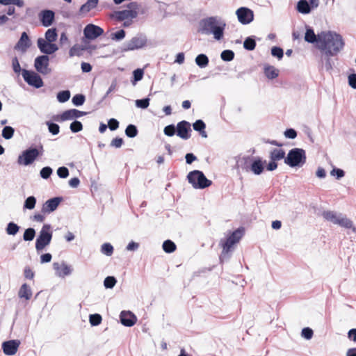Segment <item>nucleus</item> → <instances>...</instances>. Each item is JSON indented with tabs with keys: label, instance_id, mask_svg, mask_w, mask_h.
<instances>
[{
	"label": "nucleus",
	"instance_id": "obj_29",
	"mask_svg": "<svg viewBox=\"0 0 356 356\" xmlns=\"http://www.w3.org/2000/svg\"><path fill=\"white\" fill-rule=\"evenodd\" d=\"M264 72L268 79H274L279 75L278 70L271 65H265L264 67Z\"/></svg>",
	"mask_w": 356,
	"mask_h": 356
},
{
	"label": "nucleus",
	"instance_id": "obj_17",
	"mask_svg": "<svg viewBox=\"0 0 356 356\" xmlns=\"http://www.w3.org/2000/svg\"><path fill=\"white\" fill-rule=\"evenodd\" d=\"M63 197H55L47 200L42 207L41 211L44 214H49L54 211L62 202Z\"/></svg>",
	"mask_w": 356,
	"mask_h": 356
},
{
	"label": "nucleus",
	"instance_id": "obj_8",
	"mask_svg": "<svg viewBox=\"0 0 356 356\" xmlns=\"http://www.w3.org/2000/svg\"><path fill=\"white\" fill-rule=\"evenodd\" d=\"M38 157V152L35 147H30L18 156L17 163L19 165L28 166L31 165Z\"/></svg>",
	"mask_w": 356,
	"mask_h": 356
},
{
	"label": "nucleus",
	"instance_id": "obj_42",
	"mask_svg": "<svg viewBox=\"0 0 356 356\" xmlns=\"http://www.w3.org/2000/svg\"><path fill=\"white\" fill-rule=\"evenodd\" d=\"M36 204V198L34 196L28 197L24 203V209H33L35 208Z\"/></svg>",
	"mask_w": 356,
	"mask_h": 356
},
{
	"label": "nucleus",
	"instance_id": "obj_36",
	"mask_svg": "<svg viewBox=\"0 0 356 356\" xmlns=\"http://www.w3.org/2000/svg\"><path fill=\"white\" fill-rule=\"evenodd\" d=\"M72 272V269L70 266L66 264L65 262L61 264V270L58 272L57 275L58 277H63L65 276L70 275Z\"/></svg>",
	"mask_w": 356,
	"mask_h": 356
},
{
	"label": "nucleus",
	"instance_id": "obj_51",
	"mask_svg": "<svg viewBox=\"0 0 356 356\" xmlns=\"http://www.w3.org/2000/svg\"><path fill=\"white\" fill-rule=\"evenodd\" d=\"M53 172V170L49 166L42 168L40 171V177L44 179H47L50 177Z\"/></svg>",
	"mask_w": 356,
	"mask_h": 356
},
{
	"label": "nucleus",
	"instance_id": "obj_49",
	"mask_svg": "<svg viewBox=\"0 0 356 356\" xmlns=\"http://www.w3.org/2000/svg\"><path fill=\"white\" fill-rule=\"evenodd\" d=\"M101 252L106 256H111L113 252V247L111 243H105L101 247Z\"/></svg>",
	"mask_w": 356,
	"mask_h": 356
},
{
	"label": "nucleus",
	"instance_id": "obj_60",
	"mask_svg": "<svg viewBox=\"0 0 356 356\" xmlns=\"http://www.w3.org/2000/svg\"><path fill=\"white\" fill-rule=\"evenodd\" d=\"M12 67L15 73L19 74L21 71V66L17 57H14L12 59Z\"/></svg>",
	"mask_w": 356,
	"mask_h": 356
},
{
	"label": "nucleus",
	"instance_id": "obj_56",
	"mask_svg": "<svg viewBox=\"0 0 356 356\" xmlns=\"http://www.w3.org/2000/svg\"><path fill=\"white\" fill-rule=\"evenodd\" d=\"M149 98L146 97L140 99L136 100V106L138 108H140L143 109L147 108L149 105Z\"/></svg>",
	"mask_w": 356,
	"mask_h": 356
},
{
	"label": "nucleus",
	"instance_id": "obj_19",
	"mask_svg": "<svg viewBox=\"0 0 356 356\" xmlns=\"http://www.w3.org/2000/svg\"><path fill=\"white\" fill-rule=\"evenodd\" d=\"M39 18L43 26L49 27L55 19V13L51 10H43L39 13Z\"/></svg>",
	"mask_w": 356,
	"mask_h": 356
},
{
	"label": "nucleus",
	"instance_id": "obj_57",
	"mask_svg": "<svg viewBox=\"0 0 356 356\" xmlns=\"http://www.w3.org/2000/svg\"><path fill=\"white\" fill-rule=\"evenodd\" d=\"M69 170L67 167L62 166L57 169V175L61 179H65L69 176Z\"/></svg>",
	"mask_w": 356,
	"mask_h": 356
},
{
	"label": "nucleus",
	"instance_id": "obj_4",
	"mask_svg": "<svg viewBox=\"0 0 356 356\" xmlns=\"http://www.w3.org/2000/svg\"><path fill=\"white\" fill-rule=\"evenodd\" d=\"M307 156L305 149L293 148L290 149L284 158V163L291 168L302 167L306 163Z\"/></svg>",
	"mask_w": 356,
	"mask_h": 356
},
{
	"label": "nucleus",
	"instance_id": "obj_23",
	"mask_svg": "<svg viewBox=\"0 0 356 356\" xmlns=\"http://www.w3.org/2000/svg\"><path fill=\"white\" fill-rule=\"evenodd\" d=\"M266 161H263L260 157L254 159L250 163V170L256 175H261L264 170V163Z\"/></svg>",
	"mask_w": 356,
	"mask_h": 356
},
{
	"label": "nucleus",
	"instance_id": "obj_10",
	"mask_svg": "<svg viewBox=\"0 0 356 356\" xmlns=\"http://www.w3.org/2000/svg\"><path fill=\"white\" fill-rule=\"evenodd\" d=\"M22 76L24 81L31 86L35 88H40L43 86V81L40 75L33 71L27 70H22Z\"/></svg>",
	"mask_w": 356,
	"mask_h": 356
},
{
	"label": "nucleus",
	"instance_id": "obj_58",
	"mask_svg": "<svg viewBox=\"0 0 356 356\" xmlns=\"http://www.w3.org/2000/svg\"><path fill=\"white\" fill-rule=\"evenodd\" d=\"M330 175L335 177L337 179H340L344 177L345 172L342 169L334 168L331 170Z\"/></svg>",
	"mask_w": 356,
	"mask_h": 356
},
{
	"label": "nucleus",
	"instance_id": "obj_7",
	"mask_svg": "<svg viewBox=\"0 0 356 356\" xmlns=\"http://www.w3.org/2000/svg\"><path fill=\"white\" fill-rule=\"evenodd\" d=\"M50 229L51 225L49 224H45L42 227L35 241V249L38 251L43 250L50 243L52 238V233Z\"/></svg>",
	"mask_w": 356,
	"mask_h": 356
},
{
	"label": "nucleus",
	"instance_id": "obj_37",
	"mask_svg": "<svg viewBox=\"0 0 356 356\" xmlns=\"http://www.w3.org/2000/svg\"><path fill=\"white\" fill-rule=\"evenodd\" d=\"M138 134V129L134 124H129L125 129V134L129 138H134Z\"/></svg>",
	"mask_w": 356,
	"mask_h": 356
},
{
	"label": "nucleus",
	"instance_id": "obj_31",
	"mask_svg": "<svg viewBox=\"0 0 356 356\" xmlns=\"http://www.w3.org/2000/svg\"><path fill=\"white\" fill-rule=\"evenodd\" d=\"M195 63L200 68L206 67L209 62L208 56L204 54H200L195 58Z\"/></svg>",
	"mask_w": 356,
	"mask_h": 356
},
{
	"label": "nucleus",
	"instance_id": "obj_38",
	"mask_svg": "<svg viewBox=\"0 0 356 356\" xmlns=\"http://www.w3.org/2000/svg\"><path fill=\"white\" fill-rule=\"evenodd\" d=\"M15 133V129L10 126H5L2 130V137L6 140H9L13 138Z\"/></svg>",
	"mask_w": 356,
	"mask_h": 356
},
{
	"label": "nucleus",
	"instance_id": "obj_53",
	"mask_svg": "<svg viewBox=\"0 0 356 356\" xmlns=\"http://www.w3.org/2000/svg\"><path fill=\"white\" fill-rule=\"evenodd\" d=\"M70 129L72 132L77 133L83 129V124L80 121L74 120L70 126Z\"/></svg>",
	"mask_w": 356,
	"mask_h": 356
},
{
	"label": "nucleus",
	"instance_id": "obj_27",
	"mask_svg": "<svg viewBox=\"0 0 356 356\" xmlns=\"http://www.w3.org/2000/svg\"><path fill=\"white\" fill-rule=\"evenodd\" d=\"M99 0H88L83 4L79 10L80 15H83L89 13L91 10L95 8L98 5Z\"/></svg>",
	"mask_w": 356,
	"mask_h": 356
},
{
	"label": "nucleus",
	"instance_id": "obj_6",
	"mask_svg": "<svg viewBox=\"0 0 356 356\" xmlns=\"http://www.w3.org/2000/svg\"><path fill=\"white\" fill-rule=\"evenodd\" d=\"M138 3L136 1L130 2L127 4V9L119 11H114L111 14V17L118 21H124L136 18L138 16Z\"/></svg>",
	"mask_w": 356,
	"mask_h": 356
},
{
	"label": "nucleus",
	"instance_id": "obj_20",
	"mask_svg": "<svg viewBox=\"0 0 356 356\" xmlns=\"http://www.w3.org/2000/svg\"><path fill=\"white\" fill-rule=\"evenodd\" d=\"M87 114L86 112L81 111L75 108L69 109L63 112L60 115V121L72 120L79 118Z\"/></svg>",
	"mask_w": 356,
	"mask_h": 356
},
{
	"label": "nucleus",
	"instance_id": "obj_52",
	"mask_svg": "<svg viewBox=\"0 0 356 356\" xmlns=\"http://www.w3.org/2000/svg\"><path fill=\"white\" fill-rule=\"evenodd\" d=\"M125 35H126V33H125L124 30L120 29L115 33H113L111 35V38L113 40L120 41L125 38Z\"/></svg>",
	"mask_w": 356,
	"mask_h": 356
},
{
	"label": "nucleus",
	"instance_id": "obj_59",
	"mask_svg": "<svg viewBox=\"0 0 356 356\" xmlns=\"http://www.w3.org/2000/svg\"><path fill=\"white\" fill-rule=\"evenodd\" d=\"M193 129L196 131H202V129H205L206 124L202 120H197L193 124Z\"/></svg>",
	"mask_w": 356,
	"mask_h": 356
},
{
	"label": "nucleus",
	"instance_id": "obj_2",
	"mask_svg": "<svg viewBox=\"0 0 356 356\" xmlns=\"http://www.w3.org/2000/svg\"><path fill=\"white\" fill-rule=\"evenodd\" d=\"M200 26V31L202 33L212 34L216 40H220L223 37L226 23L221 17L215 16L202 19Z\"/></svg>",
	"mask_w": 356,
	"mask_h": 356
},
{
	"label": "nucleus",
	"instance_id": "obj_16",
	"mask_svg": "<svg viewBox=\"0 0 356 356\" xmlns=\"http://www.w3.org/2000/svg\"><path fill=\"white\" fill-rule=\"evenodd\" d=\"M191 131V124L186 120L180 121L177 124V135L181 139L190 138Z\"/></svg>",
	"mask_w": 356,
	"mask_h": 356
},
{
	"label": "nucleus",
	"instance_id": "obj_30",
	"mask_svg": "<svg viewBox=\"0 0 356 356\" xmlns=\"http://www.w3.org/2000/svg\"><path fill=\"white\" fill-rule=\"evenodd\" d=\"M87 49L88 48L86 47L75 44L70 49L69 55L70 57L75 56L79 57L82 56L83 52Z\"/></svg>",
	"mask_w": 356,
	"mask_h": 356
},
{
	"label": "nucleus",
	"instance_id": "obj_14",
	"mask_svg": "<svg viewBox=\"0 0 356 356\" xmlns=\"http://www.w3.org/2000/svg\"><path fill=\"white\" fill-rule=\"evenodd\" d=\"M103 33L104 29L93 24H88L83 29V35L89 40H94Z\"/></svg>",
	"mask_w": 356,
	"mask_h": 356
},
{
	"label": "nucleus",
	"instance_id": "obj_22",
	"mask_svg": "<svg viewBox=\"0 0 356 356\" xmlns=\"http://www.w3.org/2000/svg\"><path fill=\"white\" fill-rule=\"evenodd\" d=\"M31 41L26 32H23L21 36L15 46V49L19 50L22 53L26 51V50L31 47Z\"/></svg>",
	"mask_w": 356,
	"mask_h": 356
},
{
	"label": "nucleus",
	"instance_id": "obj_48",
	"mask_svg": "<svg viewBox=\"0 0 356 356\" xmlns=\"http://www.w3.org/2000/svg\"><path fill=\"white\" fill-rule=\"evenodd\" d=\"M0 4L3 6L15 5L22 8L24 6V3L22 0H0Z\"/></svg>",
	"mask_w": 356,
	"mask_h": 356
},
{
	"label": "nucleus",
	"instance_id": "obj_12",
	"mask_svg": "<svg viewBox=\"0 0 356 356\" xmlns=\"http://www.w3.org/2000/svg\"><path fill=\"white\" fill-rule=\"evenodd\" d=\"M319 0H300L296 4V10L301 14L307 15L318 8Z\"/></svg>",
	"mask_w": 356,
	"mask_h": 356
},
{
	"label": "nucleus",
	"instance_id": "obj_24",
	"mask_svg": "<svg viewBox=\"0 0 356 356\" xmlns=\"http://www.w3.org/2000/svg\"><path fill=\"white\" fill-rule=\"evenodd\" d=\"M306 32L305 34V40L309 43H317V46L319 44V33L316 35L313 29L309 26H305Z\"/></svg>",
	"mask_w": 356,
	"mask_h": 356
},
{
	"label": "nucleus",
	"instance_id": "obj_28",
	"mask_svg": "<svg viewBox=\"0 0 356 356\" xmlns=\"http://www.w3.org/2000/svg\"><path fill=\"white\" fill-rule=\"evenodd\" d=\"M18 296L20 298H24L26 300L31 299L32 296V291L27 284L25 283L21 286L18 291Z\"/></svg>",
	"mask_w": 356,
	"mask_h": 356
},
{
	"label": "nucleus",
	"instance_id": "obj_62",
	"mask_svg": "<svg viewBox=\"0 0 356 356\" xmlns=\"http://www.w3.org/2000/svg\"><path fill=\"white\" fill-rule=\"evenodd\" d=\"M313 330L309 327H305L302 330L301 335L306 339H312L313 336Z\"/></svg>",
	"mask_w": 356,
	"mask_h": 356
},
{
	"label": "nucleus",
	"instance_id": "obj_1",
	"mask_svg": "<svg viewBox=\"0 0 356 356\" xmlns=\"http://www.w3.org/2000/svg\"><path fill=\"white\" fill-rule=\"evenodd\" d=\"M318 39V48L326 56L337 55L344 46L342 36L334 32H321Z\"/></svg>",
	"mask_w": 356,
	"mask_h": 356
},
{
	"label": "nucleus",
	"instance_id": "obj_9",
	"mask_svg": "<svg viewBox=\"0 0 356 356\" xmlns=\"http://www.w3.org/2000/svg\"><path fill=\"white\" fill-rule=\"evenodd\" d=\"M147 42V38L144 35H139L132 38L124 43L122 48V51H133L143 47Z\"/></svg>",
	"mask_w": 356,
	"mask_h": 356
},
{
	"label": "nucleus",
	"instance_id": "obj_54",
	"mask_svg": "<svg viewBox=\"0 0 356 356\" xmlns=\"http://www.w3.org/2000/svg\"><path fill=\"white\" fill-rule=\"evenodd\" d=\"M163 133L168 136H173L175 134H177V126L175 127L172 124L167 125L163 129Z\"/></svg>",
	"mask_w": 356,
	"mask_h": 356
},
{
	"label": "nucleus",
	"instance_id": "obj_26",
	"mask_svg": "<svg viewBox=\"0 0 356 356\" xmlns=\"http://www.w3.org/2000/svg\"><path fill=\"white\" fill-rule=\"evenodd\" d=\"M339 213L333 211H323L321 213L322 217L327 221L331 222L334 225H337L339 219Z\"/></svg>",
	"mask_w": 356,
	"mask_h": 356
},
{
	"label": "nucleus",
	"instance_id": "obj_25",
	"mask_svg": "<svg viewBox=\"0 0 356 356\" xmlns=\"http://www.w3.org/2000/svg\"><path fill=\"white\" fill-rule=\"evenodd\" d=\"M337 222L338 225L346 229H351L353 232H356V228L354 227L353 221L345 215L339 213V219Z\"/></svg>",
	"mask_w": 356,
	"mask_h": 356
},
{
	"label": "nucleus",
	"instance_id": "obj_5",
	"mask_svg": "<svg viewBox=\"0 0 356 356\" xmlns=\"http://www.w3.org/2000/svg\"><path fill=\"white\" fill-rule=\"evenodd\" d=\"M187 179L195 189H204L212 184V181L208 179L204 174L198 170L191 171L187 175Z\"/></svg>",
	"mask_w": 356,
	"mask_h": 356
},
{
	"label": "nucleus",
	"instance_id": "obj_43",
	"mask_svg": "<svg viewBox=\"0 0 356 356\" xmlns=\"http://www.w3.org/2000/svg\"><path fill=\"white\" fill-rule=\"evenodd\" d=\"M220 58L224 61H231L234 58V53L233 51L229 49L224 50L221 52Z\"/></svg>",
	"mask_w": 356,
	"mask_h": 356
},
{
	"label": "nucleus",
	"instance_id": "obj_3",
	"mask_svg": "<svg viewBox=\"0 0 356 356\" xmlns=\"http://www.w3.org/2000/svg\"><path fill=\"white\" fill-rule=\"evenodd\" d=\"M244 234V229L239 227L231 233L225 239H221L219 245L222 248L220 256V263L227 261L231 257L232 252L234 250V245L238 243Z\"/></svg>",
	"mask_w": 356,
	"mask_h": 356
},
{
	"label": "nucleus",
	"instance_id": "obj_21",
	"mask_svg": "<svg viewBox=\"0 0 356 356\" xmlns=\"http://www.w3.org/2000/svg\"><path fill=\"white\" fill-rule=\"evenodd\" d=\"M121 323L126 327H131L137 321L136 316L130 311H122L120 315Z\"/></svg>",
	"mask_w": 356,
	"mask_h": 356
},
{
	"label": "nucleus",
	"instance_id": "obj_55",
	"mask_svg": "<svg viewBox=\"0 0 356 356\" xmlns=\"http://www.w3.org/2000/svg\"><path fill=\"white\" fill-rule=\"evenodd\" d=\"M49 131L53 135H57L60 131V127L56 123L52 122H47Z\"/></svg>",
	"mask_w": 356,
	"mask_h": 356
},
{
	"label": "nucleus",
	"instance_id": "obj_61",
	"mask_svg": "<svg viewBox=\"0 0 356 356\" xmlns=\"http://www.w3.org/2000/svg\"><path fill=\"white\" fill-rule=\"evenodd\" d=\"M284 135L286 138L294 139L297 137V131L292 128L286 129Z\"/></svg>",
	"mask_w": 356,
	"mask_h": 356
},
{
	"label": "nucleus",
	"instance_id": "obj_64",
	"mask_svg": "<svg viewBox=\"0 0 356 356\" xmlns=\"http://www.w3.org/2000/svg\"><path fill=\"white\" fill-rule=\"evenodd\" d=\"M348 84L349 86L353 88L356 89V74H351L348 76Z\"/></svg>",
	"mask_w": 356,
	"mask_h": 356
},
{
	"label": "nucleus",
	"instance_id": "obj_35",
	"mask_svg": "<svg viewBox=\"0 0 356 356\" xmlns=\"http://www.w3.org/2000/svg\"><path fill=\"white\" fill-rule=\"evenodd\" d=\"M163 250L166 253H172L176 250V244L171 240H165L162 245Z\"/></svg>",
	"mask_w": 356,
	"mask_h": 356
},
{
	"label": "nucleus",
	"instance_id": "obj_13",
	"mask_svg": "<svg viewBox=\"0 0 356 356\" xmlns=\"http://www.w3.org/2000/svg\"><path fill=\"white\" fill-rule=\"evenodd\" d=\"M238 22L242 24H248L254 19L253 11L247 7H241L236 11Z\"/></svg>",
	"mask_w": 356,
	"mask_h": 356
},
{
	"label": "nucleus",
	"instance_id": "obj_32",
	"mask_svg": "<svg viewBox=\"0 0 356 356\" xmlns=\"http://www.w3.org/2000/svg\"><path fill=\"white\" fill-rule=\"evenodd\" d=\"M255 37L252 35L247 37L243 42V47L248 51H252L256 47Z\"/></svg>",
	"mask_w": 356,
	"mask_h": 356
},
{
	"label": "nucleus",
	"instance_id": "obj_46",
	"mask_svg": "<svg viewBox=\"0 0 356 356\" xmlns=\"http://www.w3.org/2000/svg\"><path fill=\"white\" fill-rule=\"evenodd\" d=\"M86 100V97L82 94H76L75 95L72 99L73 104L76 106H82Z\"/></svg>",
	"mask_w": 356,
	"mask_h": 356
},
{
	"label": "nucleus",
	"instance_id": "obj_34",
	"mask_svg": "<svg viewBox=\"0 0 356 356\" xmlns=\"http://www.w3.org/2000/svg\"><path fill=\"white\" fill-rule=\"evenodd\" d=\"M44 40L49 42H55L57 40L58 34L55 28L49 29L44 34Z\"/></svg>",
	"mask_w": 356,
	"mask_h": 356
},
{
	"label": "nucleus",
	"instance_id": "obj_40",
	"mask_svg": "<svg viewBox=\"0 0 356 356\" xmlns=\"http://www.w3.org/2000/svg\"><path fill=\"white\" fill-rule=\"evenodd\" d=\"M19 229V226H18L16 223L13 222H10L7 225V227L6 229V233L8 235H15Z\"/></svg>",
	"mask_w": 356,
	"mask_h": 356
},
{
	"label": "nucleus",
	"instance_id": "obj_47",
	"mask_svg": "<svg viewBox=\"0 0 356 356\" xmlns=\"http://www.w3.org/2000/svg\"><path fill=\"white\" fill-rule=\"evenodd\" d=\"M144 72L143 69L138 68L133 72V78L134 79L131 81L134 85L136 84V82L140 81L143 77Z\"/></svg>",
	"mask_w": 356,
	"mask_h": 356
},
{
	"label": "nucleus",
	"instance_id": "obj_50",
	"mask_svg": "<svg viewBox=\"0 0 356 356\" xmlns=\"http://www.w3.org/2000/svg\"><path fill=\"white\" fill-rule=\"evenodd\" d=\"M271 55L281 60L284 56V51L281 47L275 46L271 48Z\"/></svg>",
	"mask_w": 356,
	"mask_h": 356
},
{
	"label": "nucleus",
	"instance_id": "obj_45",
	"mask_svg": "<svg viewBox=\"0 0 356 356\" xmlns=\"http://www.w3.org/2000/svg\"><path fill=\"white\" fill-rule=\"evenodd\" d=\"M117 282V280L113 276H108L104 280V286L106 289H113Z\"/></svg>",
	"mask_w": 356,
	"mask_h": 356
},
{
	"label": "nucleus",
	"instance_id": "obj_39",
	"mask_svg": "<svg viewBox=\"0 0 356 356\" xmlns=\"http://www.w3.org/2000/svg\"><path fill=\"white\" fill-rule=\"evenodd\" d=\"M70 98V92L68 90H62L58 92L57 99L60 103H65Z\"/></svg>",
	"mask_w": 356,
	"mask_h": 356
},
{
	"label": "nucleus",
	"instance_id": "obj_33",
	"mask_svg": "<svg viewBox=\"0 0 356 356\" xmlns=\"http://www.w3.org/2000/svg\"><path fill=\"white\" fill-rule=\"evenodd\" d=\"M285 158V152L282 149H274L270 154V159L272 161H279Z\"/></svg>",
	"mask_w": 356,
	"mask_h": 356
},
{
	"label": "nucleus",
	"instance_id": "obj_15",
	"mask_svg": "<svg viewBox=\"0 0 356 356\" xmlns=\"http://www.w3.org/2000/svg\"><path fill=\"white\" fill-rule=\"evenodd\" d=\"M37 45L40 52L45 55L52 54L58 49V47L56 44L47 42L42 38L38 39Z\"/></svg>",
	"mask_w": 356,
	"mask_h": 356
},
{
	"label": "nucleus",
	"instance_id": "obj_63",
	"mask_svg": "<svg viewBox=\"0 0 356 356\" xmlns=\"http://www.w3.org/2000/svg\"><path fill=\"white\" fill-rule=\"evenodd\" d=\"M108 123V127L111 131H115L119 127V122L115 118H111Z\"/></svg>",
	"mask_w": 356,
	"mask_h": 356
},
{
	"label": "nucleus",
	"instance_id": "obj_18",
	"mask_svg": "<svg viewBox=\"0 0 356 356\" xmlns=\"http://www.w3.org/2000/svg\"><path fill=\"white\" fill-rule=\"evenodd\" d=\"M20 345V341L19 340H9L3 342L2 343V350L5 355H14Z\"/></svg>",
	"mask_w": 356,
	"mask_h": 356
},
{
	"label": "nucleus",
	"instance_id": "obj_44",
	"mask_svg": "<svg viewBox=\"0 0 356 356\" xmlns=\"http://www.w3.org/2000/svg\"><path fill=\"white\" fill-rule=\"evenodd\" d=\"M102 321V316L99 314H93L89 316V322L92 326L99 325Z\"/></svg>",
	"mask_w": 356,
	"mask_h": 356
},
{
	"label": "nucleus",
	"instance_id": "obj_41",
	"mask_svg": "<svg viewBox=\"0 0 356 356\" xmlns=\"http://www.w3.org/2000/svg\"><path fill=\"white\" fill-rule=\"evenodd\" d=\"M35 236V230L32 227H29L24 231V233L23 235V239L25 241H31L32 240H33Z\"/></svg>",
	"mask_w": 356,
	"mask_h": 356
},
{
	"label": "nucleus",
	"instance_id": "obj_11",
	"mask_svg": "<svg viewBox=\"0 0 356 356\" xmlns=\"http://www.w3.org/2000/svg\"><path fill=\"white\" fill-rule=\"evenodd\" d=\"M49 65V58L47 55L38 56L35 58L34 67L36 71L42 74L46 75L51 72Z\"/></svg>",
	"mask_w": 356,
	"mask_h": 356
}]
</instances>
